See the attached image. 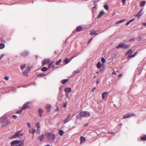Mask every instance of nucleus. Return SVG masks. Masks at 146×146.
Wrapping results in <instances>:
<instances>
[{"instance_id": "nucleus-61", "label": "nucleus", "mask_w": 146, "mask_h": 146, "mask_svg": "<svg viewBox=\"0 0 146 146\" xmlns=\"http://www.w3.org/2000/svg\"><path fill=\"white\" fill-rule=\"evenodd\" d=\"M142 9H141V10L139 12V13H140V14H141V13L142 12Z\"/></svg>"}, {"instance_id": "nucleus-19", "label": "nucleus", "mask_w": 146, "mask_h": 146, "mask_svg": "<svg viewBox=\"0 0 146 146\" xmlns=\"http://www.w3.org/2000/svg\"><path fill=\"white\" fill-rule=\"evenodd\" d=\"M29 104V103L27 102L24 104L23 107H22L21 109L23 110H25L26 109V108L27 107L28 105Z\"/></svg>"}, {"instance_id": "nucleus-22", "label": "nucleus", "mask_w": 146, "mask_h": 146, "mask_svg": "<svg viewBox=\"0 0 146 146\" xmlns=\"http://www.w3.org/2000/svg\"><path fill=\"white\" fill-rule=\"evenodd\" d=\"M104 14V12L103 11H101L100 12L99 14L97 17V19L101 17Z\"/></svg>"}, {"instance_id": "nucleus-10", "label": "nucleus", "mask_w": 146, "mask_h": 146, "mask_svg": "<svg viewBox=\"0 0 146 146\" xmlns=\"http://www.w3.org/2000/svg\"><path fill=\"white\" fill-rule=\"evenodd\" d=\"M71 114H69L67 115V117L64 120V123H66L70 121L71 119Z\"/></svg>"}, {"instance_id": "nucleus-3", "label": "nucleus", "mask_w": 146, "mask_h": 146, "mask_svg": "<svg viewBox=\"0 0 146 146\" xmlns=\"http://www.w3.org/2000/svg\"><path fill=\"white\" fill-rule=\"evenodd\" d=\"M46 138L49 141H53L56 138L55 135L52 133H48L46 134Z\"/></svg>"}, {"instance_id": "nucleus-39", "label": "nucleus", "mask_w": 146, "mask_h": 146, "mask_svg": "<svg viewBox=\"0 0 146 146\" xmlns=\"http://www.w3.org/2000/svg\"><path fill=\"white\" fill-rule=\"evenodd\" d=\"M105 60L104 58H102L101 59V61L102 63H104L105 62Z\"/></svg>"}, {"instance_id": "nucleus-5", "label": "nucleus", "mask_w": 146, "mask_h": 146, "mask_svg": "<svg viewBox=\"0 0 146 146\" xmlns=\"http://www.w3.org/2000/svg\"><path fill=\"white\" fill-rule=\"evenodd\" d=\"M31 70L30 67L28 66L26 69L23 72V74L24 76H28V73Z\"/></svg>"}, {"instance_id": "nucleus-13", "label": "nucleus", "mask_w": 146, "mask_h": 146, "mask_svg": "<svg viewBox=\"0 0 146 146\" xmlns=\"http://www.w3.org/2000/svg\"><path fill=\"white\" fill-rule=\"evenodd\" d=\"M83 29V27L81 26H79L77 27L76 29V31H82Z\"/></svg>"}, {"instance_id": "nucleus-45", "label": "nucleus", "mask_w": 146, "mask_h": 146, "mask_svg": "<svg viewBox=\"0 0 146 146\" xmlns=\"http://www.w3.org/2000/svg\"><path fill=\"white\" fill-rule=\"evenodd\" d=\"M17 137V136L15 135H15H12V136H11V138H14Z\"/></svg>"}, {"instance_id": "nucleus-7", "label": "nucleus", "mask_w": 146, "mask_h": 146, "mask_svg": "<svg viewBox=\"0 0 146 146\" xmlns=\"http://www.w3.org/2000/svg\"><path fill=\"white\" fill-rule=\"evenodd\" d=\"M71 91V89L70 88L67 87L65 89V92L67 93L66 94V96L67 98H68V93L70 92Z\"/></svg>"}, {"instance_id": "nucleus-60", "label": "nucleus", "mask_w": 146, "mask_h": 146, "mask_svg": "<svg viewBox=\"0 0 146 146\" xmlns=\"http://www.w3.org/2000/svg\"><path fill=\"white\" fill-rule=\"evenodd\" d=\"M120 23L119 22V21H117V22H116L115 23V24H118V23Z\"/></svg>"}, {"instance_id": "nucleus-21", "label": "nucleus", "mask_w": 146, "mask_h": 146, "mask_svg": "<svg viewBox=\"0 0 146 146\" xmlns=\"http://www.w3.org/2000/svg\"><path fill=\"white\" fill-rule=\"evenodd\" d=\"M54 62L53 61H52L50 63H49V68L51 67L52 68H53L55 66L54 64H53Z\"/></svg>"}, {"instance_id": "nucleus-24", "label": "nucleus", "mask_w": 146, "mask_h": 146, "mask_svg": "<svg viewBox=\"0 0 146 146\" xmlns=\"http://www.w3.org/2000/svg\"><path fill=\"white\" fill-rule=\"evenodd\" d=\"M90 35L91 36H93L94 34H96L97 33L94 30H92L90 31Z\"/></svg>"}, {"instance_id": "nucleus-26", "label": "nucleus", "mask_w": 146, "mask_h": 146, "mask_svg": "<svg viewBox=\"0 0 146 146\" xmlns=\"http://www.w3.org/2000/svg\"><path fill=\"white\" fill-rule=\"evenodd\" d=\"M96 66L97 68L99 69L102 66L101 62H98Z\"/></svg>"}, {"instance_id": "nucleus-6", "label": "nucleus", "mask_w": 146, "mask_h": 146, "mask_svg": "<svg viewBox=\"0 0 146 146\" xmlns=\"http://www.w3.org/2000/svg\"><path fill=\"white\" fill-rule=\"evenodd\" d=\"M135 116V114L134 113H131V114H128V113H127L123 115V118L125 119L127 118H129L131 116Z\"/></svg>"}, {"instance_id": "nucleus-2", "label": "nucleus", "mask_w": 146, "mask_h": 146, "mask_svg": "<svg viewBox=\"0 0 146 146\" xmlns=\"http://www.w3.org/2000/svg\"><path fill=\"white\" fill-rule=\"evenodd\" d=\"M11 144L12 146H22L23 145V141L15 140L12 141Z\"/></svg>"}, {"instance_id": "nucleus-48", "label": "nucleus", "mask_w": 146, "mask_h": 146, "mask_svg": "<svg viewBox=\"0 0 146 146\" xmlns=\"http://www.w3.org/2000/svg\"><path fill=\"white\" fill-rule=\"evenodd\" d=\"M59 111V109L58 107H57L54 110L55 111Z\"/></svg>"}, {"instance_id": "nucleus-15", "label": "nucleus", "mask_w": 146, "mask_h": 146, "mask_svg": "<svg viewBox=\"0 0 146 146\" xmlns=\"http://www.w3.org/2000/svg\"><path fill=\"white\" fill-rule=\"evenodd\" d=\"M44 136L43 134H41L39 135L38 137V139L39 140L41 141H42L44 140Z\"/></svg>"}, {"instance_id": "nucleus-63", "label": "nucleus", "mask_w": 146, "mask_h": 146, "mask_svg": "<svg viewBox=\"0 0 146 146\" xmlns=\"http://www.w3.org/2000/svg\"><path fill=\"white\" fill-rule=\"evenodd\" d=\"M44 146H50L49 145H45Z\"/></svg>"}, {"instance_id": "nucleus-53", "label": "nucleus", "mask_w": 146, "mask_h": 146, "mask_svg": "<svg viewBox=\"0 0 146 146\" xmlns=\"http://www.w3.org/2000/svg\"><path fill=\"white\" fill-rule=\"evenodd\" d=\"M61 83L62 84H64V79H63L61 81Z\"/></svg>"}, {"instance_id": "nucleus-46", "label": "nucleus", "mask_w": 146, "mask_h": 146, "mask_svg": "<svg viewBox=\"0 0 146 146\" xmlns=\"http://www.w3.org/2000/svg\"><path fill=\"white\" fill-rule=\"evenodd\" d=\"M93 39V38H91L89 40V41H88V43H90V42H91V41H92V40Z\"/></svg>"}, {"instance_id": "nucleus-28", "label": "nucleus", "mask_w": 146, "mask_h": 146, "mask_svg": "<svg viewBox=\"0 0 146 146\" xmlns=\"http://www.w3.org/2000/svg\"><path fill=\"white\" fill-rule=\"evenodd\" d=\"M145 1H141L140 3V5L141 7L145 5Z\"/></svg>"}, {"instance_id": "nucleus-59", "label": "nucleus", "mask_w": 146, "mask_h": 146, "mask_svg": "<svg viewBox=\"0 0 146 146\" xmlns=\"http://www.w3.org/2000/svg\"><path fill=\"white\" fill-rule=\"evenodd\" d=\"M122 74H120L119 75L118 77H121L122 76Z\"/></svg>"}, {"instance_id": "nucleus-29", "label": "nucleus", "mask_w": 146, "mask_h": 146, "mask_svg": "<svg viewBox=\"0 0 146 146\" xmlns=\"http://www.w3.org/2000/svg\"><path fill=\"white\" fill-rule=\"evenodd\" d=\"M64 133L63 130H61L59 131V134L61 135L62 136L63 135Z\"/></svg>"}, {"instance_id": "nucleus-1", "label": "nucleus", "mask_w": 146, "mask_h": 146, "mask_svg": "<svg viewBox=\"0 0 146 146\" xmlns=\"http://www.w3.org/2000/svg\"><path fill=\"white\" fill-rule=\"evenodd\" d=\"M90 115V113L87 111H83L80 112L79 114L76 116V118L78 119L82 117H88Z\"/></svg>"}, {"instance_id": "nucleus-8", "label": "nucleus", "mask_w": 146, "mask_h": 146, "mask_svg": "<svg viewBox=\"0 0 146 146\" xmlns=\"http://www.w3.org/2000/svg\"><path fill=\"white\" fill-rule=\"evenodd\" d=\"M108 96V93L107 92H105L102 94V97L103 100L106 99Z\"/></svg>"}, {"instance_id": "nucleus-44", "label": "nucleus", "mask_w": 146, "mask_h": 146, "mask_svg": "<svg viewBox=\"0 0 146 146\" xmlns=\"http://www.w3.org/2000/svg\"><path fill=\"white\" fill-rule=\"evenodd\" d=\"M126 21V19H123V20H120L119 21V22L120 23H122V22H124V21Z\"/></svg>"}, {"instance_id": "nucleus-64", "label": "nucleus", "mask_w": 146, "mask_h": 146, "mask_svg": "<svg viewBox=\"0 0 146 146\" xmlns=\"http://www.w3.org/2000/svg\"><path fill=\"white\" fill-rule=\"evenodd\" d=\"M96 77V76H94V78H95Z\"/></svg>"}, {"instance_id": "nucleus-32", "label": "nucleus", "mask_w": 146, "mask_h": 146, "mask_svg": "<svg viewBox=\"0 0 146 146\" xmlns=\"http://www.w3.org/2000/svg\"><path fill=\"white\" fill-rule=\"evenodd\" d=\"M104 9L107 10H108L109 9L108 6V5H104Z\"/></svg>"}, {"instance_id": "nucleus-25", "label": "nucleus", "mask_w": 146, "mask_h": 146, "mask_svg": "<svg viewBox=\"0 0 146 146\" xmlns=\"http://www.w3.org/2000/svg\"><path fill=\"white\" fill-rule=\"evenodd\" d=\"M36 127L37 131H40V123L39 122H38L36 125Z\"/></svg>"}, {"instance_id": "nucleus-17", "label": "nucleus", "mask_w": 146, "mask_h": 146, "mask_svg": "<svg viewBox=\"0 0 146 146\" xmlns=\"http://www.w3.org/2000/svg\"><path fill=\"white\" fill-rule=\"evenodd\" d=\"M64 86L63 85L59 88V93L62 94L63 91Z\"/></svg>"}, {"instance_id": "nucleus-4", "label": "nucleus", "mask_w": 146, "mask_h": 146, "mask_svg": "<svg viewBox=\"0 0 146 146\" xmlns=\"http://www.w3.org/2000/svg\"><path fill=\"white\" fill-rule=\"evenodd\" d=\"M130 46V45H127L125 44L121 43L119 44L116 47V48H121L125 49L129 48Z\"/></svg>"}, {"instance_id": "nucleus-30", "label": "nucleus", "mask_w": 146, "mask_h": 146, "mask_svg": "<svg viewBox=\"0 0 146 146\" xmlns=\"http://www.w3.org/2000/svg\"><path fill=\"white\" fill-rule=\"evenodd\" d=\"M5 47V44L3 43H0V49H2Z\"/></svg>"}, {"instance_id": "nucleus-16", "label": "nucleus", "mask_w": 146, "mask_h": 146, "mask_svg": "<svg viewBox=\"0 0 146 146\" xmlns=\"http://www.w3.org/2000/svg\"><path fill=\"white\" fill-rule=\"evenodd\" d=\"M86 140V139L84 137L81 136L80 138V143L84 142Z\"/></svg>"}, {"instance_id": "nucleus-35", "label": "nucleus", "mask_w": 146, "mask_h": 146, "mask_svg": "<svg viewBox=\"0 0 146 146\" xmlns=\"http://www.w3.org/2000/svg\"><path fill=\"white\" fill-rule=\"evenodd\" d=\"M142 14H140V13H139L138 14L136 15H135V17H137V19L139 18L141 16Z\"/></svg>"}, {"instance_id": "nucleus-23", "label": "nucleus", "mask_w": 146, "mask_h": 146, "mask_svg": "<svg viewBox=\"0 0 146 146\" xmlns=\"http://www.w3.org/2000/svg\"><path fill=\"white\" fill-rule=\"evenodd\" d=\"M50 62V60L49 59H45L43 61V64L44 65L46 64L49 63Z\"/></svg>"}, {"instance_id": "nucleus-31", "label": "nucleus", "mask_w": 146, "mask_h": 146, "mask_svg": "<svg viewBox=\"0 0 146 146\" xmlns=\"http://www.w3.org/2000/svg\"><path fill=\"white\" fill-rule=\"evenodd\" d=\"M48 70V68L45 67H42L41 68V70L42 71H45Z\"/></svg>"}, {"instance_id": "nucleus-38", "label": "nucleus", "mask_w": 146, "mask_h": 146, "mask_svg": "<svg viewBox=\"0 0 146 146\" xmlns=\"http://www.w3.org/2000/svg\"><path fill=\"white\" fill-rule=\"evenodd\" d=\"M51 107L50 106H48L47 107V109L48 112H49L50 110Z\"/></svg>"}, {"instance_id": "nucleus-52", "label": "nucleus", "mask_w": 146, "mask_h": 146, "mask_svg": "<svg viewBox=\"0 0 146 146\" xmlns=\"http://www.w3.org/2000/svg\"><path fill=\"white\" fill-rule=\"evenodd\" d=\"M79 72V71H78V70H75L74 72V73H75L76 74L78 73Z\"/></svg>"}, {"instance_id": "nucleus-50", "label": "nucleus", "mask_w": 146, "mask_h": 146, "mask_svg": "<svg viewBox=\"0 0 146 146\" xmlns=\"http://www.w3.org/2000/svg\"><path fill=\"white\" fill-rule=\"evenodd\" d=\"M69 80V79H64V83L67 82Z\"/></svg>"}, {"instance_id": "nucleus-18", "label": "nucleus", "mask_w": 146, "mask_h": 146, "mask_svg": "<svg viewBox=\"0 0 146 146\" xmlns=\"http://www.w3.org/2000/svg\"><path fill=\"white\" fill-rule=\"evenodd\" d=\"M28 54V52L27 51H25L22 52L21 54L23 56H26Z\"/></svg>"}, {"instance_id": "nucleus-27", "label": "nucleus", "mask_w": 146, "mask_h": 146, "mask_svg": "<svg viewBox=\"0 0 146 146\" xmlns=\"http://www.w3.org/2000/svg\"><path fill=\"white\" fill-rule=\"evenodd\" d=\"M140 139L142 141H146V135H144L141 137L140 138Z\"/></svg>"}, {"instance_id": "nucleus-33", "label": "nucleus", "mask_w": 146, "mask_h": 146, "mask_svg": "<svg viewBox=\"0 0 146 146\" xmlns=\"http://www.w3.org/2000/svg\"><path fill=\"white\" fill-rule=\"evenodd\" d=\"M134 19H131V20H130V21H129L127 22L126 23V25H128L131 22L133 21H134Z\"/></svg>"}, {"instance_id": "nucleus-57", "label": "nucleus", "mask_w": 146, "mask_h": 146, "mask_svg": "<svg viewBox=\"0 0 146 146\" xmlns=\"http://www.w3.org/2000/svg\"><path fill=\"white\" fill-rule=\"evenodd\" d=\"M96 89V88L95 87H94L93 89L92 90V92H93Z\"/></svg>"}, {"instance_id": "nucleus-43", "label": "nucleus", "mask_w": 146, "mask_h": 146, "mask_svg": "<svg viewBox=\"0 0 146 146\" xmlns=\"http://www.w3.org/2000/svg\"><path fill=\"white\" fill-rule=\"evenodd\" d=\"M22 112V110H18V111H17L16 112L18 113L21 114V113Z\"/></svg>"}, {"instance_id": "nucleus-42", "label": "nucleus", "mask_w": 146, "mask_h": 146, "mask_svg": "<svg viewBox=\"0 0 146 146\" xmlns=\"http://www.w3.org/2000/svg\"><path fill=\"white\" fill-rule=\"evenodd\" d=\"M46 74H40L38 75V76H43L46 75Z\"/></svg>"}, {"instance_id": "nucleus-9", "label": "nucleus", "mask_w": 146, "mask_h": 146, "mask_svg": "<svg viewBox=\"0 0 146 146\" xmlns=\"http://www.w3.org/2000/svg\"><path fill=\"white\" fill-rule=\"evenodd\" d=\"M21 131L22 130H20L19 131H17L15 133V135L18 137L23 136V134L22 133H21Z\"/></svg>"}, {"instance_id": "nucleus-56", "label": "nucleus", "mask_w": 146, "mask_h": 146, "mask_svg": "<svg viewBox=\"0 0 146 146\" xmlns=\"http://www.w3.org/2000/svg\"><path fill=\"white\" fill-rule=\"evenodd\" d=\"M142 24L143 25H144V26H146V23H144V22Z\"/></svg>"}, {"instance_id": "nucleus-37", "label": "nucleus", "mask_w": 146, "mask_h": 146, "mask_svg": "<svg viewBox=\"0 0 146 146\" xmlns=\"http://www.w3.org/2000/svg\"><path fill=\"white\" fill-rule=\"evenodd\" d=\"M62 61L61 59H60L58 61L56 62V65H58Z\"/></svg>"}, {"instance_id": "nucleus-58", "label": "nucleus", "mask_w": 146, "mask_h": 146, "mask_svg": "<svg viewBox=\"0 0 146 146\" xmlns=\"http://www.w3.org/2000/svg\"><path fill=\"white\" fill-rule=\"evenodd\" d=\"M3 55H1L0 56V60L3 57Z\"/></svg>"}, {"instance_id": "nucleus-40", "label": "nucleus", "mask_w": 146, "mask_h": 146, "mask_svg": "<svg viewBox=\"0 0 146 146\" xmlns=\"http://www.w3.org/2000/svg\"><path fill=\"white\" fill-rule=\"evenodd\" d=\"M9 78L8 76H5L4 77V79L6 80H8L9 79Z\"/></svg>"}, {"instance_id": "nucleus-54", "label": "nucleus", "mask_w": 146, "mask_h": 146, "mask_svg": "<svg viewBox=\"0 0 146 146\" xmlns=\"http://www.w3.org/2000/svg\"><path fill=\"white\" fill-rule=\"evenodd\" d=\"M116 72L115 71H114L112 73V74H115V75H116Z\"/></svg>"}, {"instance_id": "nucleus-62", "label": "nucleus", "mask_w": 146, "mask_h": 146, "mask_svg": "<svg viewBox=\"0 0 146 146\" xmlns=\"http://www.w3.org/2000/svg\"><path fill=\"white\" fill-rule=\"evenodd\" d=\"M96 83H97V84H98V83H99V81H97V82H96Z\"/></svg>"}, {"instance_id": "nucleus-11", "label": "nucleus", "mask_w": 146, "mask_h": 146, "mask_svg": "<svg viewBox=\"0 0 146 146\" xmlns=\"http://www.w3.org/2000/svg\"><path fill=\"white\" fill-rule=\"evenodd\" d=\"M132 53V50L131 49H129L125 53L126 55H128V57L130 56Z\"/></svg>"}, {"instance_id": "nucleus-36", "label": "nucleus", "mask_w": 146, "mask_h": 146, "mask_svg": "<svg viewBox=\"0 0 146 146\" xmlns=\"http://www.w3.org/2000/svg\"><path fill=\"white\" fill-rule=\"evenodd\" d=\"M135 56V55H134V54L132 55H131L129 57H128V58H127V60H129V59H130V58H133Z\"/></svg>"}, {"instance_id": "nucleus-51", "label": "nucleus", "mask_w": 146, "mask_h": 146, "mask_svg": "<svg viewBox=\"0 0 146 146\" xmlns=\"http://www.w3.org/2000/svg\"><path fill=\"white\" fill-rule=\"evenodd\" d=\"M67 105V102H66L65 103H64V108L66 107Z\"/></svg>"}, {"instance_id": "nucleus-49", "label": "nucleus", "mask_w": 146, "mask_h": 146, "mask_svg": "<svg viewBox=\"0 0 146 146\" xmlns=\"http://www.w3.org/2000/svg\"><path fill=\"white\" fill-rule=\"evenodd\" d=\"M12 117H13V118H15V119H17V117L16 115H13L12 116Z\"/></svg>"}, {"instance_id": "nucleus-34", "label": "nucleus", "mask_w": 146, "mask_h": 146, "mask_svg": "<svg viewBox=\"0 0 146 146\" xmlns=\"http://www.w3.org/2000/svg\"><path fill=\"white\" fill-rule=\"evenodd\" d=\"M25 67H26V64H25L22 65L21 66V68L22 70H24V69H25Z\"/></svg>"}, {"instance_id": "nucleus-47", "label": "nucleus", "mask_w": 146, "mask_h": 146, "mask_svg": "<svg viewBox=\"0 0 146 146\" xmlns=\"http://www.w3.org/2000/svg\"><path fill=\"white\" fill-rule=\"evenodd\" d=\"M126 0H122V3L123 5H124L125 3Z\"/></svg>"}, {"instance_id": "nucleus-55", "label": "nucleus", "mask_w": 146, "mask_h": 146, "mask_svg": "<svg viewBox=\"0 0 146 146\" xmlns=\"http://www.w3.org/2000/svg\"><path fill=\"white\" fill-rule=\"evenodd\" d=\"M138 53V52H135V53L134 54L135 56L136 55H137V54Z\"/></svg>"}, {"instance_id": "nucleus-12", "label": "nucleus", "mask_w": 146, "mask_h": 146, "mask_svg": "<svg viewBox=\"0 0 146 146\" xmlns=\"http://www.w3.org/2000/svg\"><path fill=\"white\" fill-rule=\"evenodd\" d=\"M36 132V130L35 129L31 128L29 130V133L31 134H34Z\"/></svg>"}, {"instance_id": "nucleus-41", "label": "nucleus", "mask_w": 146, "mask_h": 146, "mask_svg": "<svg viewBox=\"0 0 146 146\" xmlns=\"http://www.w3.org/2000/svg\"><path fill=\"white\" fill-rule=\"evenodd\" d=\"M27 125L28 127H31V124L29 123H27Z\"/></svg>"}, {"instance_id": "nucleus-14", "label": "nucleus", "mask_w": 146, "mask_h": 146, "mask_svg": "<svg viewBox=\"0 0 146 146\" xmlns=\"http://www.w3.org/2000/svg\"><path fill=\"white\" fill-rule=\"evenodd\" d=\"M43 110H42L41 108H40L38 110V113L40 117L42 116L43 113Z\"/></svg>"}, {"instance_id": "nucleus-20", "label": "nucleus", "mask_w": 146, "mask_h": 146, "mask_svg": "<svg viewBox=\"0 0 146 146\" xmlns=\"http://www.w3.org/2000/svg\"><path fill=\"white\" fill-rule=\"evenodd\" d=\"M71 61V60H69L68 58H66L64 59V64H67Z\"/></svg>"}]
</instances>
